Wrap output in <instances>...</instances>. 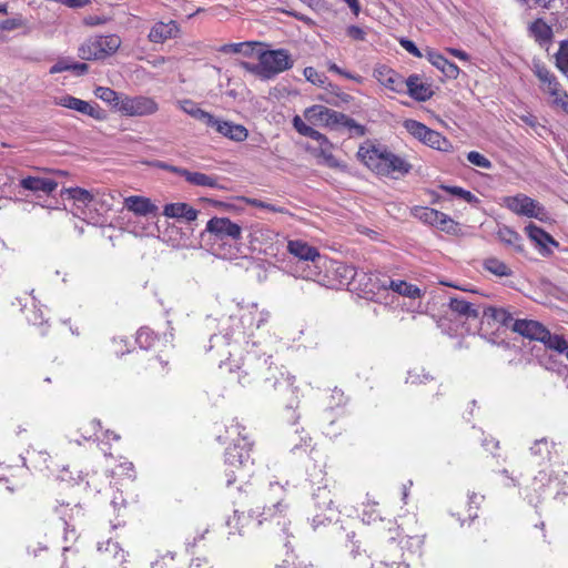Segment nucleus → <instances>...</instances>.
<instances>
[{"label": "nucleus", "mask_w": 568, "mask_h": 568, "mask_svg": "<svg viewBox=\"0 0 568 568\" xmlns=\"http://www.w3.org/2000/svg\"><path fill=\"white\" fill-rule=\"evenodd\" d=\"M225 354H227V358L221 361L220 366H229L230 372H233V367L240 369L242 375L239 376V382L242 385L250 384L254 379H261L270 388L286 390L295 395L296 388L293 386L295 378L286 373L283 367L270 362L272 355L266 354V351L261 347V343L246 342V355L242 357L241 365H237L234 358L235 353L232 351L220 352L221 356Z\"/></svg>", "instance_id": "f257e3e1"}, {"label": "nucleus", "mask_w": 568, "mask_h": 568, "mask_svg": "<svg viewBox=\"0 0 568 568\" xmlns=\"http://www.w3.org/2000/svg\"><path fill=\"white\" fill-rule=\"evenodd\" d=\"M270 318V312L266 310H258L256 304L247 307L240 308V315H230L220 321L221 332L214 334L210 338V348L222 346L230 347L229 351L233 353L239 351V346L253 336V328H260Z\"/></svg>", "instance_id": "f03ea898"}, {"label": "nucleus", "mask_w": 568, "mask_h": 568, "mask_svg": "<svg viewBox=\"0 0 568 568\" xmlns=\"http://www.w3.org/2000/svg\"><path fill=\"white\" fill-rule=\"evenodd\" d=\"M245 428L236 420H233L226 427V434L234 442L225 452L226 486H231L237 480H244L251 476L253 460L250 456L252 443L243 434Z\"/></svg>", "instance_id": "7ed1b4c3"}, {"label": "nucleus", "mask_w": 568, "mask_h": 568, "mask_svg": "<svg viewBox=\"0 0 568 568\" xmlns=\"http://www.w3.org/2000/svg\"><path fill=\"white\" fill-rule=\"evenodd\" d=\"M357 155L359 160L373 172L383 176L397 179L412 170V165L403 158L381 145H363Z\"/></svg>", "instance_id": "20e7f679"}, {"label": "nucleus", "mask_w": 568, "mask_h": 568, "mask_svg": "<svg viewBox=\"0 0 568 568\" xmlns=\"http://www.w3.org/2000/svg\"><path fill=\"white\" fill-rule=\"evenodd\" d=\"M285 495L283 485L277 481L270 483L268 487L262 491L257 504L250 510V517L255 518L261 525L285 513L288 508Z\"/></svg>", "instance_id": "39448f33"}, {"label": "nucleus", "mask_w": 568, "mask_h": 568, "mask_svg": "<svg viewBox=\"0 0 568 568\" xmlns=\"http://www.w3.org/2000/svg\"><path fill=\"white\" fill-rule=\"evenodd\" d=\"M532 72L540 82V90L549 97L550 106L568 115V92L558 78L539 61L534 62Z\"/></svg>", "instance_id": "423d86ee"}, {"label": "nucleus", "mask_w": 568, "mask_h": 568, "mask_svg": "<svg viewBox=\"0 0 568 568\" xmlns=\"http://www.w3.org/2000/svg\"><path fill=\"white\" fill-rule=\"evenodd\" d=\"M304 118L315 126H326L329 129L344 126L355 129L361 134L364 133L363 126L353 119L324 105L316 104L307 108L304 111Z\"/></svg>", "instance_id": "0eeeda50"}, {"label": "nucleus", "mask_w": 568, "mask_h": 568, "mask_svg": "<svg viewBox=\"0 0 568 568\" xmlns=\"http://www.w3.org/2000/svg\"><path fill=\"white\" fill-rule=\"evenodd\" d=\"M513 331L524 337L539 341L549 349L562 352L566 349V339L557 334H551L542 324L532 320H516Z\"/></svg>", "instance_id": "6e6552de"}, {"label": "nucleus", "mask_w": 568, "mask_h": 568, "mask_svg": "<svg viewBox=\"0 0 568 568\" xmlns=\"http://www.w3.org/2000/svg\"><path fill=\"white\" fill-rule=\"evenodd\" d=\"M121 45L116 34L94 36L87 39L79 48V58L82 60H102L113 53Z\"/></svg>", "instance_id": "1a4fd4ad"}, {"label": "nucleus", "mask_w": 568, "mask_h": 568, "mask_svg": "<svg viewBox=\"0 0 568 568\" xmlns=\"http://www.w3.org/2000/svg\"><path fill=\"white\" fill-rule=\"evenodd\" d=\"M257 60H261L264 73V80L274 78L275 75L291 69L293 60L285 49L262 50L256 51Z\"/></svg>", "instance_id": "9d476101"}, {"label": "nucleus", "mask_w": 568, "mask_h": 568, "mask_svg": "<svg viewBox=\"0 0 568 568\" xmlns=\"http://www.w3.org/2000/svg\"><path fill=\"white\" fill-rule=\"evenodd\" d=\"M386 282L387 276L384 274L359 270L353 282V291L367 300L378 302L381 295L386 292Z\"/></svg>", "instance_id": "9b49d317"}, {"label": "nucleus", "mask_w": 568, "mask_h": 568, "mask_svg": "<svg viewBox=\"0 0 568 568\" xmlns=\"http://www.w3.org/2000/svg\"><path fill=\"white\" fill-rule=\"evenodd\" d=\"M315 514L312 518V527L316 531L321 526H326L338 519V509L334 506L333 497L326 487H320L314 494Z\"/></svg>", "instance_id": "f8f14e48"}, {"label": "nucleus", "mask_w": 568, "mask_h": 568, "mask_svg": "<svg viewBox=\"0 0 568 568\" xmlns=\"http://www.w3.org/2000/svg\"><path fill=\"white\" fill-rule=\"evenodd\" d=\"M412 214L425 224L434 226L448 234L456 232L457 223L447 214L428 206H415Z\"/></svg>", "instance_id": "ddd939ff"}, {"label": "nucleus", "mask_w": 568, "mask_h": 568, "mask_svg": "<svg viewBox=\"0 0 568 568\" xmlns=\"http://www.w3.org/2000/svg\"><path fill=\"white\" fill-rule=\"evenodd\" d=\"M204 232L213 235L220 241H232L237 243L242 240V226L224 216H214L210 219Z\"/></svg>", "instance_id": "4468645a"}, {"label": "nucleus", "mask_w": 568, "mask_h": 568, "mask_svg": "<svg viewBox=\"0 0 568 568\" xmlns=\"http://www.w3.org/2000/svg\"><path fill=\"white\" fill-rule=\"evenodd\" d=\"M159 111L158 102L150 97L124 94L120 102V111L125 116H149Z\"/></svg>", "instance_id": "2eb2a0df"}, {"label": "nucleus", "mask_w": 568, "mask_h": 568, "mask_svg": "<svg viewBox=\"0 0 568 568\" xmlns=\"http://www.w3.org/2000/svg\"><path fill=\"white\" fill-rule=\"evenodd\" d=\"M395 536H388L386 549L375 555L371 568H409V564L404 559L402 547L395 544Z\"/></svg>", "instance_id": "dca6fc26"}, {"label": "nucleus", "mask_w": 568, "mask_h": 568, "mask_svg": "<svg viewBox=\"0 0 568 568\" xmlns=\"http://www.w3.org/2000/svg\"><path fill=\"white\" fill-rule=\"evenodd\" d=\"M506 206L518 215H525L528 217H535L540 221L546 216V210L534 199L518 194L515 196H508L505 200Z\"/></svg>", "instance_id": "f3484780"}, {"label": "nucleus", "mask_w": 568, "mask_h": 568, "mask_svg": "<svg viewBox=\"0 0 568 568\" xmlns=\"http://www.w3.org/2000/svg\"><path fill=\"white\" fill-rule=\"evenodd\" d=\"M54 104L70 109V110H74L77 112L89 115L97 120L102 119V113L98 105H92L91 103H89L84 100L78 99L75 97H72L70 94H63V95L57 97L54 99Z\"/></svg>", "instance_id": "a211bd4d"}, {"label": "nucleus", "mask_w": 568, "mask_h": 568, "mask_svg": "<svg viewBox=\"0 0 568 568\" xmlns=\"http://www.w3.org/2000/svg\"><path fill=\"white\" fill-rule=\"evenodd\" d=\"M209 126L214 128L217 133L235 142H242L248 136V131L244 125L220 120L215 116H213Z\"/></svg>", "instance_id": "6ab92c4d"}, {"label": "nucleus", "mask_w": 568, "mask_h": 568, "mask_svg": "<svg viewBox=\"0 0 568 568\" xmlns=\"http://www.w3.org/2000/svg\"><path fill=\"white\" fill-rule=\"evenodd\" d=\"M448 308L453 315L459 320H477L483 314L480 307L464 297H452L448 303Z\"/></svg>", "instance_id": "aec40b11"}, {"label": "nucleus", "mask_w": 568, "mask_h": 568, "mask_svg": "<svg viewBox=\"0 0 568 568\" xmlns=\"http://www.w3.org/2000/svg\"><path fill=\"white\" fill-rule=\"evenodd\" d=\"M374 78L387 89L395 92L404 91V79L397 72L386 65H378L374 69Z\"/></svg>", "instance_id": "412c9836"}, {"label": "nucleus", "mask_w": 568, "mask_h": 568, "mask_svg": "<svg viewBox=\"0 0 568 568\" xmlns=\"http://www.w3.org/2000/svg\"><path fill=\"white\" fill-rule=\"evenodd\" d=\"M320 264H321V260H316L315 262H311V261L297 262L294 266L293 275L297 278L313 281V282L324 285L325 280H324V276H322Z\"/></svg>", "instance_id": "4be33fe9"}, {"label": "nucleus", "mask_w": 568, "mask_h": 568, "mask_svg": "<svg viewBox=\"0 0 568 568\" xmlns=\"http://www.w3.org/2000/svg\"><path fill=\"white\" fill-rule=\"evenodd\" d=\"M179 32L180 28L175 21H159L152 26L148 38L153 43H163L169 39L178 37Z\"/></svg>", "instance_id": "5701e85b"}, {"label": "nucleus", "mask_w": 568, "mask_h": 568, "mask_svg": "<svg viewBox=\"0 0 568 568\" xmlns=\"http://www.w3.org/2000/svg\"><path fill=\"white\" fill-rule=\"evenodd\" d=\"M407 89L409 97L416 101H427L433 95L432 87L423 82L417 74L409 75L404 81V89Z\"/></svg>", "instance_id": "b1692460"}, {"label": "nucleus", "mask_w": 568, "mask_h": 568, "mask_svg": "<svg viewBox=\"0 0 568 568\" xmlns=\"http://www.w3.org/2000/svg\"><path fill=\"white\" fill-rule=\"evenodd\" d=\"M124 207L139 216L154 215L158 206L150 199L139 195H131L124 199Z\"/></svg>", "instance_id": "393cba45"}, {"label": "nucleus", "mask_w": 568, "mask_h": 568, "mask_svg": "<svg viewBox=\"0 0 568 568\" xmlns=\"http://www.w3.org/2000/svg\"><path fill=\"white\" fill-rule=\"evenodd\" d=\"M163 215L170 219L183 220L190 223L197 219L199 211L187 203L178 202L166 204L163 210Z\"/></svg>", "instance_id": "a878e982"}, {"label": "nucleus", "mask_w": 568, "mask_h": 568, "mask_svg": "<svg viewBox=\"0 0 568 568\" xmlns=\"http://www.w3.org/2000/svg\"><path fill=\"white\" fill-rule=\"evenodd\" d=\"M287 251L298 258V262L322 260L316 247L308 245L302 240H291L287 243Z\"/></svg>", "instance_id": "bb28decb"}, {"label": "nucleus", "mask_w": 568, "mask_h": 568, "mask_svg": "<svg viewBox=\"0 0 568 568\" xmlns=\"http://www.w3.org/2000/svg\"><path fill=\"white\" fill-rule=\"evenodd\" d=\"M182 178H184V180L189 184L194 186L223 189V186L220 183L221 179L214 174H205L202 172L190 171L187 169H184V172H182Z\"/></svg>", "instance_id": "cd10ccee"}, {"label": "nucleus", "mask_w": 568, "mask_h": 568, "mask_svg": "<svg viewBox=\"0 0 568 568\" xmlns=\"http://www.w3.org/2000/svg\"><path fill=\"white\" fill-rule=\"evenodd\" d=\"M20 186L31 192H43L51 194L58 186V183L49 178L27 176L20 180Z\"/></svg>", "instance_id": "c85d7f7f"}, {"label": "nucleus", "mask_w": 568, "mask_h": 568, "mask_svg": "<svg viewBox=\"0 0 568 568\" xmlns=\"http://www.w3.org/2000/svg\"><path fill=\"white\" fill-rule=\"evenodd\" d=\"M516 320H514L513 315L505 308L497 307H485L481 314V323H487L488 325L494 323H498L505 327H511Z\"/></svg>", "instance_id": "c756f323"}, {"label": "nucleus", "mask_w": 568, "mask_h": 568, "mask_svg": "<svg viewBox=\"0 0 568 568\" xmlns=\"http://www.w3.org/2000/svg\"><path fill=\"white\" fill-rule=\"evenodd\" d=\"M425 55H426L427 60L435 68L440 70L447 78L456 79L458 77V73H459L458 67L455 63L448 61L440 53H438V52H436V51H434L432 49H427Z\"/></svg>", "instance_id": "7c9ffc66"}, {"label": "nucleus", "mask_w": 568, "mask_h": 568, "mask_svg": "<svg viewBox=\"0 0 568 568\" xmlns=\"http://www.w3.org/2000/svg\"><path fill=\"white\" fill-rule=\"evenodd\" d=\"M332 271L336 276L338 285L346 286L348 291H353V282H355L359 270L344 263H334L332 264Z\"/></svg>", "instance_id": "2f4dec72"}, {"label": "nucleus", "mask_w": 568, "mask_h": 568, "mask_svg": "<svg viewBox=\"0 0 568 568\" xmlns=\"http://www.w3.org/2000/svg\"><path fill=\"white\" fill-rule=\"evenodd\" d=\"M377 504L367 505L365 509L362 513V520L364 524L372 525L379 521L384 525V528L388 530V532L392 535L393 531H397L398 527L396 523L392 519L385 520L379 516V511L376 509ZM396 536H398V532H396Z\"/></svg>", "instance_id": "473e14b6"}, {"label": "nucleus", "mask_w": 568, "mask_h": 568, "mask_svg": "<svg viewBox=\"0 0 568 568\" xmlns=\"http://www.w3.org/2000/svg\"><path fill=\"white\" fill-rule=\"evenodd\" d=\"M388 290H392L393 292L409 298H417L420 297L422 295V292L417 286L409 284L403 280H392L390 277L387 276L386 292Z\"/></svg>", "instance_id": "72a5a7b5"}, {"label": "nucleus", "mask_w": 568, "mask_h": 568, "mask_svg": "<svg viewBox=\"0 0 568 568\" xmlns=\"http://www.w3.org/2000/svg\"><path fill=\"white\" fill-rule=\"evenodd\" d=\"M529 32L540 44L549 42L552 38V29L542 19H536L529 26Z\"/></svg>", "instance_id": "f704fd0d"}, {"label": "nucleus", "mask_w": 568, "mask_h": 568, "mask_svg": "<svg viewBox=\"0 0 568 568\" xmlns=\"http://www.w3.org/2000/svg\"><path fill=\"white\" fill-rule=\"evenodd\" d=\"M483 267L487 272L498 277H508L513 275L511 268L497 257H487L483 262Z\"/></svg>", "instance_id": "c9c22d12"}, {"label": "nucleus", "mask_w": 568, "mask_h": 568, "mask_svg": "<svg viewBox=\"0 0 568 568\" xmlns=\"http://www.w3.org/2000/svg\"><path fill=\"white\" fill-rule=\"evenodd\" d=\"M180 108L192 118L204 122L207 126L212 121L213 116L211 113L200 109L192 100L180 101Z\"/></svg>", "instance_id": "e433bc0d"}, {"label": "nucleus", "mask_w": 568, "mask_h": 568, "mask_svg": "<svg viewBox=\"0 0 568 568\" xmlns=\"http://www.w3.org/2000/svg\"><path fill=\"white\" fill-rule=\"evenodd\" d=\"M497 237L505 245L513 247L517 252L523 251L521 236L508 226L498 229Z\"/></svg>", "instance_id": "4c0bfd02"}, {"label": "nucleus", "mask_w": 568, "mask_h": 568, "mask_svg": "<svg viewBox=\"0 0 568 568\" xmlns=\"http://www.w3.org/2000/svg\"><path fill=\"white\" fill-rule=\"evenodd\" d=\"M526 232L528 236L542 248H547L548 244L558 246V243L551 237L550 234L535 224L527 225Z\"/></svg>", "instance_id": "58836bf2"}, {"label": "nucleus", "mask_w": 568, "mask_h": 568, "mask_svg": "<svg viewBox=\"0 0 568 568\" xmlns=\"http://www.w3.org/2000/svg\"><path fill=\"white\" fill-rule=\"evenodd\" d=\"M94 95L118 111H120V102L122 98H124V94L118 93L113 89L106 87L95 88Z\"/></svg>", "instance_id": "ea45409f"}, {"label": "nucleus", "mask_w": 568, "mask_h": 568, "mask_svg": "<svg viewBox=\"0 0 568 568\" xmlns=\"http://www.w3.org/2000/svg\"><path fill=\"white\" fill-rule=\"evenodd\" d=\"M552 448V443L547 438H540L535 440L534 445L530 447V454L537 458L538 463H544L550 459Z\"/></svg>", "instance_id": "a19ab883"}, {"label": "nucleus", "mask_w": 568, "mask_h": 568, "mask_svg": "<svg viewBox=\"0 0 568 568\" xmlns=\"http://www.w3.org/2000/svg\"><path fill=\"white\" fill-rule=\"evenodd\" d=\"M426 145L438 150V151H448L452 148L450 142L444 138L439 132L430 130L423 141Z\"/></svg>", "instance_id": "79ce46f5"}, {"label": "nucleus", "mask_w": 568, "mask_h": 568, "mask_svg": "<svg viewBox=\"0 0 568 568\" xmlns=\"http://www.w3.org/2000/svg\"><path fill=\"white\" fill-rule=\"evenodd\" d=\"M69 196L74 201V204L80 210L83 206H88L93 202V195L81 187H74L68 190Z\"/></svg>", "instance_id": "37998d69"}, {"label": "nucleus", "mask_w": 568, "mask_h": 568, "mask_svg": "<svg viewBox=\"0 0 568 568\" xmlns=\"http://www.w3.org/2000/svg\"><path fill=\"white\" fill-rule=\"evenodd\" d=\"M247 521V517L244 514L235 510L232 516L226 520V526L229 528V535H242L244 523Z\"/></svg>", "instance_id": "c03bdc74"}, {"label": "nucleus", "mask_w": 568, "mask_h": 568, "mask_svg": "<svg viewBox=\"0 0 568 568\" xmlns=\"http://www.w3.org/2000/svg\"><path fill=\"white\" fill-rule=\"evenodd\" d=\"M556 67L562 73H568V40L559 42V49L555 54Z\"/></svg>", "instance_id": "a18cd8bd"}, {"label": "nucleus", "mask_w": 568, "mask_h": 568, "mask_svg": "<svg viewBox=\"0 0 568 568\" xmlns=\"http://www.w3.org/2000/svg\"><path fill=\"white\" fill-rule=\"evenodd\" d=\"M440 187L444 191H446L447 193H449L454 196L460 197L469 204H478L479 203V200L476 195H474L471 192H469L467 190H464L463 187L448 186V185H442Z\"/></svg>", "instance_id": "49530a36"}, {"label": "nucleus", "mask_w": 568, "mask_h": 568, "mask_svg": "<svg viewBox=\"0 0 568 568\" xmlns=\"http://www.w3.org/2000/svg\"><path fill=\"white\" fill-rule=\"evenodd\" d=\"M405 128L408 130L410 134H413L415 138L420 140L422 142L425 140L426 135L430 131L429 128H427L425 124L415 121V120H408L405 122Z\"/></svg>", "instance_id": "de8ad7c7"}, {"label": "nucleus", "mask_w": 568, "mask_h": 568, "mask_svg": "<svg viewBox=\"0 0 568 568\" xmlns=\"http://www.w3.org/2000/svg\"><path fill=\"white\" fill-rule=\"evenodd\" d=\"M290 444L292 445L291 447V450L293 453H296L298 450H306V447H308L311 445V437H308L307 435H304L302 436L301 434H298V429L296 428L295 429V433L290 436Z\"/></svg>", "instance_id": "09e8293b"}, {"label": "nucleus", "mask_w": 568, "mask_h": 568, "mask_svg": "<svg viewBox=\"0 0 568 568\" xmlns=\"http://www.w3.org/2000/svg\"><path fill=\"white\" fill-rule=\"evenodd\" d=\"M155 336L153 332L148 327H142L136 333V343L142 349H149L153 346Z\"/></svg>", "instance_id": "8fccbe9b"}, {"label": "nucleus", "mask_w": 568, "mask_h": 568, "mask_svg": "<svg viewBox=\"0 0 568 568\" xmlns=\"http://www.w3.org/2000/svg\"><path fill=\"white\" fill-rule=\"evenodd\" d=\"M246 203L251 206L265 210L273 213H286V209L283 206H277L271 202L262 201L258 199H247Z\"/></svg>", "instance_id": "3c124183"}, {"label": "nucleus", "mask_w": 568, "mask_h": 568, "mask_svg": "<svg viewBox=\"0 0 568 568\" xmlns=\"http://www.w3.org/2000/svg\"><path fill=\"white\" fill-rule=\"evenodd\" d=\"M467 160L473 164V165H476V166H479L481 169H491L493 164L491 162L486 158L484 156L483 154H480L479 152L477 151H470L468 154H467Z\"/></svg>", "instance_id": "603ef678"}, {"label": "nucleus", "mask_w": 568, "mask_h": 568, "mask_svg": "<svg viewBox=\"0 0 568 568\" xmlns=\"http://www.w3.org/2000/svg\"><path fill=\"white\" fill-rule=\"evenodd\" d=\"M30 457L32 462L34 463V467L37 468H48V462L50 459V456L47 452L42 450H32L29 452Z\"/></svg>", "instance_id": "864d4df0"}, {"label": "nucleus", "mask_w": 568, "mask_h": 568, "mask_svg": "<svg viewBox=\"0 0 568 568\" xmlns=\"http://www.w3.org/2000/svg\"><path fill=\"white\" fill-rule=\"evenodd\" d=\"M468 517L469 519L474 520L477 517V509L479 507V504L484 500V496L473 493L468 496Z\"/></svg>", "instance_id": "5fc2aeb1"}, {"label": "nucleus", "mask_w": 568, "mask_h": 568, "mask_svg": "<svg viewBox=\"0 0 568 568\" xmlns=\"http://www.w3.org/2000/svg\"><path fill=\"white\" fill-rule=\"evenodd\" d=\"M429 379V375L424 372V368H414L408 372L406 382L410 384H420Z\"/></svg>", "instance_id": "6e6d98bb"}, {"label": "nucleus", "mask_w": 568, "mask_h": 568, "mask_svg": "<svg viewBox=\"0 0 568 568\" xmlns=\"http://www.w3.org/2000/svg\"><path fill=\"white\" fill-rule=\"evenodd\" d=\"M240 67L242 69H244L245 71H247L254 75H257L258 78L264 80V73H263L261 60H258L257 63L241 61Z\"/></svg>", "instance_id": "4d7b16f0"}, {"label": "nucleus", "mask_w": 568, "mask_h": 568, "mask_svg": "<svg viewBox=\"0 0 568 568\" xmlns=\"http://www.w3.org/2000/svg\"><path fill=\"white\" fill-rule=\"evenodd\" d=\"M24 26V21L22 18H12L7 19L0 22V30L1 31H12L20 27Z\"/></svg>", "instance_id": "13d9d810"}, {"label": "nucleus", "mask_w": 568, "mask_h": 568, "mask_svg": "<svg viewBox=\"0 0 568 568\" xmlns=\"http://www.w3.org/2000/svg\"><path fill=\"white\" fill-rule=\"evenodd\" d=\"M306 138L317 141L323 150V153H325V151L331 146V143L327 140V138L313 128L311 129Z\"/></svg>", "instance_id": "bf43d9fd"}, {"label": "nucleus", "mask_w": 568, "mask_h": 568, "mask_svg": "<svg viewBox=\"0 0 568 568\" xmlns=\"http://www.w3.org/2000/svg\"><path fill=\"white\" fill-rule=\"evenodd\" d=\"M303 73L307 81L314 84L323 83V74H320L313 67H306Z\"/></svg>", "instance_id": "052dcab7"}, {"label": "nucleus", "mask_w": 568, "mask_h": 568, "mask_svg": "<svg viewBox=\"0 0 568 568\" xmlns=\"http://www.w3.org/2000/svg\"><path fill=\"white\" fill-rule=\"evenodd\" d=\"M424 544V537L423 536H409L407 537L406 545L408 547V550L412 552H417L420 550L422 546Z\"/></svg>", "instance_id": "680f3d73"}, {"label": "nucleus", "mask_w": 568, "mask_h": 568, "mask_svg": "<svg viewBox=\"0 0 568 568\" xmlns=\"http://www.w3.org/2000/svg\"><path fill=\"white\" fill-rule=\"evenodd\" d=\"M90 427H91V430L85 429L82 433V437L85 440H89V439H91L93 437L99 440L100 436L98 435V432L101 430L100 422L99 420H92L91 424H90Z\"/></svg>", "instance_id": "e2e57ef3"}, {"label": "nucleus", "mask_w": 568, "mask_h": 568, "mask_svg": "<svg viewBox=\"0 0 568 568\" xmlns=\"http://www.w3.org/2000/svg\"><path fill=\"white\" fill-rule=\"evenodd\" d=\"M346 34L356 41H364L366 37V32L357 26L347 27Z\"/></svg>", "instance_id": "0e129e2a"}, {"label": "nucleus", "mask_w": 568, "mask_h": 568, "mask_svg": "<svg viewBox=\"0 0 568 568\" xmlns=\"http://www.w3.org/2000/svg\"><path fill=\"white\" fill-rule=\"evenodd\" d=\"M293 126L303 136H307L312 129V126L307 125L298 115L294 116Z\"/></svg>", "instance_id": "69168bd1"}, {"label": "nucleus", "mask_w": 568, "mask_h": 568, "mask_svg": "<svg viewBox=\"0 0 568 568\" xmlns=\"http://www.w3.org/2000/svg\"><path fill=\"white\" fill-rule=\"evenodd\" d=\"M399 43L412 55H414L416 58L423 57V53L420 52V50L416 47V44L413 41L403 38V39H400Z\"/></svg>", "instance_id": "338daca9"}, {"label": "nucleus", "mask_w": 568, "mask_h": 568, "mask_svg": "<svg viewBox=\"0 0 568 568\" xmlns=\"http://www.w3.org/2000/svg\"><path fill=\"white\" fill-rule=\"evenodd\" d=\"M174 560V552L166 551L165 554L161 555L159 559L151 562L152 568H162L163 566H166L168 562H172Z\"/></svg>", "instance_id": "774afa93"}]
</instances>
